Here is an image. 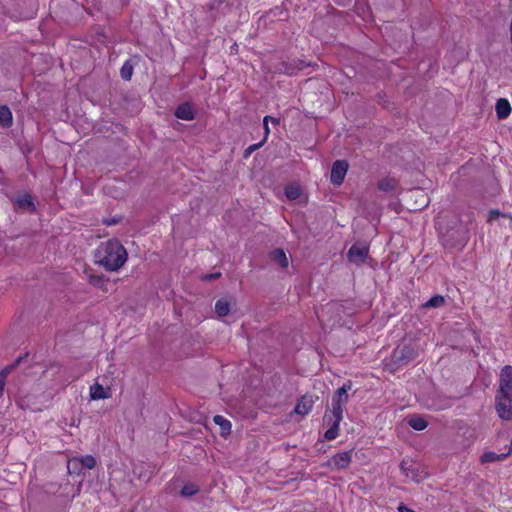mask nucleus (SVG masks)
I'll use <instances>...</instances> for the list:
<instances>
[{
    "mask_svg": "<svg viewBox=\"0 0 512 512\" xmlns=\"http://www.w3.org/2000/svg\"><path fill=\"white\" fill-rule=\"evenodd\" d=\"M89 282L94 286H100L103 282V278L99 275H90Z\"/></svg>",
    "mask_w": 512,
    "mask_h": 512,
    "instance_id": "32",
    "label": "nucleus"
},
{
    "mask_svg": "<svg viewBox=\"0 0 512 512\" xmlns=\"http://www.w3.org/2000/svg\"><path fill=\"white\" fill-rule=\"evenodd\" d=\"M510 455V451L506 452V453H501V454H497L495 452H485L482 456H481V462L482 463H491V462H496V461H501V460H504L506 457H508Z\"/></svg>",
    "mask_w": 512,
    "mask_h": 512,
    "instance_id": "19",
    "label": "nucleus"
},
{
    "mask_svg": "<svg viewBox=\"0 0 512 512\" xmlns=\"http://www.w3.org/2000/svg\"><path fill=\"white\" fill-rule=\"evenodd\" d=\"M495 410L502 420H512V366L502 368L495 395Z\"/></svg>",
    "mask_w": 512,
    "mask_h": 512,
    "instance_id": "1",
    "label": "nucleus"
},
{
    "mask_svg": "<svg viewBox=\"0 0 512 512\" xmlns=\"http://www.w3.org/2000/svg\"><path fill=\"white\" fill-rule=\"evenodd\" d=\"M83 469H93L96 466V459L92 455L77 457Z\"/></svg>",
    "mask_w": 512,
    "mask_h": 512,
    "instance_id": "24",
    "label": "nucleus"
},
{
    "mask_svg": "<svg viewBox=\"0 0 512 512\" xmlns=\"http://www.w3.org/2000/svg\"><path fill=\"white\" fill-rule=\"evenodd\" d=\"M317 399L318 397L314 395L306 394L302 396L295 406V412L302 416L307 415Z\"/></svg>",
    "mask_w": 512,
    "mask_h": 512,
    "instance_id": "9",
    "label": "nucleus"
},
{
    "mask_svg": "<svg viewBox=\"0 0 512 512\" xmlns=\"http://www.w3.org/2000/svg\"><path fill=\"white\" fill-rule=\"evenodd\" d=\"M27 356V354H25V356H19L14 363H12L11 365H8L6 366L0 373L4 376H8V374H10L17 366H19V364L22 362V360Z\"/></svg>",
    "mask_w": 512,
    "mask_h": 512,
    "instance_id": "29",
    "label": "nucleus"
},
{
    "mask_svg": "<svg viewBox=\"0 0 512 512\" xmlns=\"http://www.w3.org/2000/svg\"><path fill=\"white\" fill-rule=\"evenodd\" d=\"M408 424L415 430H418V431H421V430H424L427 425H428V422L422 418V417H419V416H416V417H412L408 420Z\"/></svg>",
    "mask_w": 512,
    "mask_h": 512,
    "instance_id": "22",
    "label": "nucleus"
},
{
    "mask_svg": "<svg viewBox=\"0 0 512 512\" xmlns=\"http://www.w3.org/2000/svg\"><path fill=\"white\" fill-rule=\"evenodd\" d=\"M215 424L220 427L221 436L226 437L231 433V423L221 415H216L213 418Z\"/></svg>",
    "mask_w": 512,
    "mask_h": 512,
    "instance_id": "16",
    "label": "nucleus"
},
{
    "mask_svg": "<svg viewBox=\"0 0 512 512\" xmlns=\"http://www.w3.org/2000/svg\"><path fill=\"white\" fill-rule=\"evenodd\" d=\"M352 388L351 381H347L342 387L338 388L332 397L331 412L337 415H343V407L348 402V391Z\"/></svg>",
    "mask_w": 512,
    "mask_h": 512,
    "instance_id": "3",
    "label": "nucleus"
},
{
    "mask_svg": "<svg viewBox=\"0 0 512 512\" xmlns=\"http://www.w3.org/2000/svg\"><path fill=\"white\" fill-rule=\"evenodd\" d=\"M397 184L398 182L395 178L386 177L378 182V189L384 192H394Z\"/></svg>",
    "mask_w": 512,
    "mask_h": 512,
    "instance_id": "18",
    "label": "nucleus"
},
{
    "mask_svg": "<svg viewBox=\"0 0 512 512\" xmlns=\"http://www.w3.org/2000/svg\"><path fill=\"white\" fill-rule=\"evenodd\" d=\"M352 454L353 452L351 450L337 453L332 456L325 465L336 470L346 469L351 463Z\"/></svg>",
    "mask_w": 512,
    "mask_h": 512,
    "instance_id": "8",
    "label": "nucleus"
},
{
    "mask_svg": "<svg viewBox=\"0 0 512 512\" xmlns=\"http://www.w3.org/2000/svg\"><path fill=\"white\" fill-rule=\"evenodd\" d=\"M348 167L349 165L345 160H336L333 163L330 175L333 185L340 186L343 183Z\"/></svg>",
    "mask_w": 512,
    "mask_h": 512,
    "instance_id": "7",
    "label": "nucleus"
},
{
    "mask_svg": "<svg viewBox=\"0 0 512 512\" xmlns=\"http://www.w3.org/2000/svg\"><path fill=\"white\" fill-rule=\"evenodd\" d=\"M271 122H273L274 124H279L280 121H279V119L273 117Z\"/></svg>",
    "mask_w": 512,
    "mask_h": 512,
    "instance_id": "41",
    "label": "nucleus"
},
{
    "mask_svg": "<svg viewBox=\"0 0 512 512\" xmlns=\"http://www.w3.org/2000/svg\"><path fill=\"white\" fill-rule=\"evenodd\" d=\"M266 117H268V122H269V121H271V120L273 119V117H272V116H269V115H267Z\"/></svg>",
    "mask_w": 512,
    "mask_h": 512,
    "instance_id": "42",
    "label": "nucleus"
},
{
    "mask_svg": "<svg viewBox=\"0 0 512 512\" xmlns=\"http://www.w3.org/2000/svg\"><path fill=\"white\" fill-rule=\"evenodd\" d=\"M501 216L512 220V216L510 214L502 213Z\"/></svg>",
    "mask_w": 512,
    "mask_h": 512,
    "instance_id": "40",
    "label": "nucleus"
},
{
    "mask_svg": "<svg viewBox=\"0 0 512 512\" xmlns=\"http://www.w3.org/2000/svg\"><path fill=\"white\" fill-rule=\"evenodd\" d=\"M400 469L405 474V476L415 479L416 471L413 468L412 463H410L406 460H403L400 464Z\"/></svg>",
    "mask_w": 512,
    "mask_h": 512,
    "instance_id": "26",
    "label": "nucleus"
},
{
    "mask_svg": "<svg viewBox=\"0 0 512 512\" xmlns=\"http://www.w3.org/2000/svg\"><path fill=\"white\" fill-rule=\"evenodd\" d=\"M282 68L279 70L283 71L288 75H293L297 71L303 70L305 67L309 66V64L305 63L303 60H293L291 62H283Z\"/></svg>",
    "mask_w": 512,
    "mask_h": 512,
    "instance_id": "11",
    "label": "nucleus"
},
{
    "mask_svg": "<svg viewBox=\"0 0 512 512\" xmlns=\"http://www.w3.org/2000/svg\"><path fill=\"white\" fill-rule=\"evenodd\" d=\"M285 195L289 200H296L301 195V190L298 186L288 185L285 188Z\"/></svg>",
    "mask_w": 512,
    "mask_h": 512,
    "instance_id": "27",
    "label": "nucleus"
},
{
    "mask_svg": "<svg viewBox=\"0 0 512 512\" xmlns=\"http://www.w3.org/2000/svg\"><path fill=\"white\" fill-rule=\"evenodd\" d=\"M175 116L185 121H191L195 118V111L191 104L183 103L179 105L175 110Z\"/></svg>",
    "mask_w": 512,
    "mask_h": 512,
    "instance_id": "10",
    "label": "nucleus"
},
{
    "mask_svg": "<svg viewBox=\"0 0 512 512\" xmlns=\"http://www.w3.org/2000/svg\"><path fill=\"white\" fill-rule=\"evenodd\" d=\"M399 512H415L414 510L406 507V506H400L399 507Z\"/></svg>",
    "mask_w": 512,
    "mask_h": 512,
    "instance_id": "39",
    "label": "nucleus"
},
{
    "mask_svg": "<svg viewBox=\"0 0 512 512\" xmlns=\"http://www.w3.org/2000/svg\"><path fill=\"white\" fill-rule=\"evenodd\" d=\"M90 397L93 400L107 399L110 397V393L102 385L96 383L90 387Z\"/></svg>",
    "mask_w": 512,
    "mask_h": 512,
    "instance_id": "15",
    "label": "nucleus"
},
{
    "mask_svg": "<svg viewBox=\"0 0 512 512\" xmlns=\"http://www.w3.org/2000/svg\"><path fill=\"white\" fill-rule=\"evenodd\" d=\"M97 263L108 271L119 270L127 261V251L116 239L108 240L98 247L96 254Z\"/></svg>",
    "mask_w": 512,
    "mask_h": 512,
    "instance_id": "2",
    "label": "nucleus"
},
{
    "mask_svg": "<svg viewBox=\"0 0 512 512\" xmlns=\"http://www.w3.org/2000/svg\"><path fill=\"white\" fill-rule=\"evenodd\" d=\"M67 470L69 474H80L82 472L83 468L80 465L77 457H73L68 460Z\"/></svg>",
    "mask_w": 512,
    "mask_h": 512,
    "instance_id": "23",
    "label": "nucleus"
},
{
    "mask_svg": "<svg viewBox=\"0 0 512 512\" xmlns=\"http://www.w3.org/2000/svg\"><path fill=\"white\" fill-rule=\"evenodd\" d=\"M132 74H133V66L129 61H126L120 70V75L123 80L129 81L132 77Z\"/></svg>",
    "mask_w": 512,
    "mask_h": 512,
    "instance_id": "28",
    "label": "nucleus"
},
{
    "mask_svg": "<svg viewBox=\"0 0 512 512\" xmlns=\"http://www.w3.org/2000/svg\"><path fill=\"white\" fill-rule=\"evenodd\" d=\"M496 115L498 119L503 120L506 119L511 113V105L509 101L505 98H500L497 100L495 105Z\"/></svg>",
    "mask_w": 512,
    "mask_h": 512,
    "instance_id": "12",
    "label": "nucleus"
},
{
    "mask_svg": "<svg viewBox=\"0 0 512 512\" xmlns=\"http://www.w3.org/2000/svg\"><path fill=\"white\" fill-rule=\"evenodd\" d=\"M118 219L116 218H110V219H104L103 220V223L108 225V226H111V225H114V224H117L118 223Z\"/></svg>",
    "mask_w": 512,
    "mask_h": 512,
    "instance_id": "37",
    "label": "nucleus"
},
{
    "mask_svg": "<svg viewBox=\"0 0 512 512\" xmlns=\"http://www.w3.org/2000/svg\"><path fill=\"white\" fill-rule=\"evenodd\" d=\"M6 376L2 375L0 373V394L3 393V390H4V386H5V382H6Z\"/></svg>",
    "mask_w": 512,
    "mask_h": 512,
    "instance_id": "36",
    "label": "nucleus"
},
{
    "mask_svg": "<svg viewBox=\"0 0 512 512\" xmlns=\"http://www.w3.org/2000/svg\"><path fill=\"white\" fill-rule=\"evenodd\" d=\"M343 419V415L333 414L332 412H326L323 417V422L329 428L324 434V439L331 441L334 440L338 436L339 425Z\"/></svg>",
    "mask_w": 512,
    "mask_h": 512,
    "instance_id": "4",
    "label": "nucleus"
},
{
    "mask_svg": "<svg viewBox=\"0 0 512 512\" xmlns=\"http://www.w3.org/2000/svg\"><path fill=\"white\" fill-rule=\"evenodd\" d=\"M15 204L19 209L33 211L35 208L33 199L29 194L18 196L15 200Z\"/></svg>",
    "mask_w": 512,
    "mask_h": 512,
    "instance_id": "13",
    "label": "nucleus"
},
{
    "mask_svg": "<svg viewBox=\"0 0 512 512\" xmlns=\"http://www.w3.org/2000/svg\"><path fill=\"white\" fill-rule=\"evenodd\" d=\"M271 259L278 263L280 267L287 268L288 267V258L283 249H275L270 253Z\"/></svg>",
    "mask_w": 512,
    "mask_h": 512,
    "instance_id": "17",
    "label": "nucleus"
},
{
    "mask_svg": "<svg viewBox=\"0 0 512 512\" xmlns=\"http://www.w3.org/2000/svg\"><path fill=\"white\" fill-rule=\"evenodd\" d=\"M412 193H413V195H419L422 198V202L420 204V207H418V209H421L427 205L425 195L423 194L422 190L416 189V190L412 191Z\"/></svg>",
    "mask_w": 512,
    "mask_h": 512,
    "instance_id": "33",
    "label": "nucleus"
},
{
    "mask_svg": "<svg viewBox=\"0 0 512 512\" xmlns=\"http://www.w3.org/2000/svg\"><path fill=\"white\" fill-rule=\"evenodd\" d=\"M215 312L219 317H224L230 312V303L228 300L222 298L219 299L215 304Z\"/></svg>",
    "mask_w": 512,
    "mask_h": 512,
    "instance_id": "20",
    "label": "nucleus"
},
{
    "mask_svg": "<svg viewBox=\"0 0 512 512\" xmlns=\"http://www.w3.org/2000/svg\"><path fill=\"white\" fill-rule=\"evenodd\" d=\"M263 145H264V143L262 141L259 143L250 145L247 149H245L243 157L248 158L254 151L258 150Z\"/></svg>",
    "mask_w": 512,
    "mask_h": 512,
    "instance_id": "30",
    "label": "nucleus"
},
{
    "mask_svg": "<svg viewBox=\"0 0 512 512\" xmlns=\"http://www.w3.org/2000/svg\"><path fill=\"white\" fill-rule=\"evenodd\" d=\"M13 124V117L10 109L6 105L0 106V125L9 128Z\"/></svg>",
    "mask_w": 512,
    "mask_h": 512,
    "instance_id": "14",
    "label": "nucleus"
},
{
    "mask_svg": "<svg viewBox=\"0 0 512 512\" xmlns=\"http://www.w3.org/2000/svg\"><path fill=\"white\" fill-rule=\"evenodd\" d=\"M199 492V487L196 484L193 483H187L185 484L181 491L180 495L183 497H191Z\"/></svg>",
    "mask_w": 512,
    "mask_h": 512,
    "instance_id": "25",
    "label": "nucleus"
},
{
    "mask_svg": "<svg viewBox=\"0 0 512 512\" xmlns=\"http://www.w3.org/2000/svg\"><path fill=\"white\" fill-rule=\"evenodd\" d=\"M221 275L220 272H217V273H211V274H206L202 277L203 280L205 281H211V280H215L217 278H219Z\"/></svg>",
    "mask_w": 512,
    "mask_h": 512,
    "instance_id": "34",
    "label": "nucleus"
},
{
    "mask_svg": "<svg viewBox=\"0 0 512 512\" xmlns=\"http://www.w3.org/2000/svg\"><path fill=\"white\" fill-rule=\"evenodd\" d=\"M445 304V298L442 295H434L426 303L423 308H439Z\"/></svg>",
    "mask_w": 512,
    "mask_h": 512,
    "instance_id": "21",
    "label": "nucleus"
},
{
    "mask_svg": "<svg viewBox=\"0 0 512 512\" xmlns=\"http://www.w3.org/2000/svg\"><path fill=\"white\" fill-rule=\"evenodd\" d=\"M263 129H264V137H263L262 142L265 144V142L267 141L268 136L270 134V129L268 126V117H264V119H263Z\"/></svg>",
    "mask_w": 512,
    "mask_h": 512,
    "instance_id": "31",
    "label": "nucleus"
},
{
    "mask_svg": "<svg viewBox=\"0 0 512 512\" xmlns=\"http://www.w3.org/2000/svg\"><path fill=\"white\" fill-rule=\"evenodd\" d=\"M417 356V351L411 345H404L394 350L392 358L393 362L398 365H404L414 360Z\"/></svg>",
    "mask_w": 512,
    "mask_h": 512,
    "instance_id": "5",
    "label": "nucleus"
},
{
    "mask_svg": "<svg viewBox=\"0 0 512 512\" xmlns=\"http://www.w3.org/2000/svg\"><path fill=\"white\" fill-rule=\"evenodd\" d=\"M368 253L369 248L366 244L355 243L348 250L347 257L350 262L361 265L368 257Z\"/></svg>",
    "mask_w": 512,
    "mask_h": 512,
    "instance_id": "6",
    "label": "nucleus"
},
{
    "mask_svg": "<svg viewBox=\"0 0 512 512\" xmlns=\"http://www.w3.org/2000/svg\"><path fill=\"white\" fill-rule=\"evenodd\" d=\"M501 212L499 210H496V209H493L489 212V217H488V221H492L496 218H498L499 216H501Z\"/></svg>",
    "mask_w": 512,
    "mask_h": 512,
    "instance_id": "35",
    "label": "nucleus"
},
{
    "mask_svg": "<svg viewBox=\"0 0 512 512\" xmlns=\"http://www.w3.org/2000/svg\"><path fill=\"white\" fill-rule=\"evenodd\" d=\"M466 240H467V237H466V233L463 232L460 239L458 240V244L459 245H464L466 243Z\"/></svg>",
    "mask_w": 512,
    "mask_h": 512,
    "instance_id": "38",
    "label": "nucleus"
}]
</instances>
